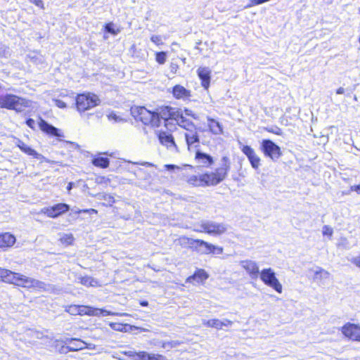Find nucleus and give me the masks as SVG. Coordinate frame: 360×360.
Returning <instances> with one entry per match:
<instances>
[{"label": "nucleus", "mask_w": 360, "mask_h": 360, "mask_svg": "<svg viewBox=\"0 0 360 360\" xmlns=\"http://www.w3.org/2000/svg\"><path fill=\"white\" fill-rule=\"evenodd\" d=\"M228 226L224 223H218L211 220H201L194 224L193 231L206 233L212 236H220L226 232Z\"/></svg>", "instance_id": "nucleus-1"}, {"label": "nucleus", "mask_w": 360, "mask_h": 360, "mask_svg": "<svg viewBox=\"0 0 360 360\" xmlns=\"http://www.w3.org/2000/svg\"><path fill=\"white\" fill-rule=\"evenodd\" d=\"M131 113L135 119L140 120L146 125H151L152 127L160 125V120L158 114L147 110L145 107H132Z\"/></svg>", "instance_id": "nucleus-2"}, {"label": "nucleus", "mask_w": 360, "mask_h": 360, "mask_svg": "<svg viewBox=\"0 0 360 360\" xmlns=\"http://www.w3.org/2000/svg\"><path fill=\"white\" fill-rule=\"evenodd\" d=\"M98 97L94 94H79L76 98V106L79 112H84L100 104Z\"/></svg>", "instance_id": "nucleus-3"}, {"label": "nucleus", "mask_w": 360, "mask_h": 360, "mask_svg": "<svg viewBox=\"0 0 360 360\" xmlns=\"http://www.w3.org/2000/svg\"><path fill=\"white\" fill-rule=\"evenodd\" d=\"M261 281L267 286L271 288L278 293L283 292V286L276 276V273L271 268L264 269L260 271Z\"/></svg>", "instance_id": "nucleus-4"}, {"label": "nucleus", "mask_w": 360, "mask_h": 360, "mask_svg": "<svg viewBox=\"0 0 360 360\" xmlns=\"http://www.w3.org/2000/svg\"><path fill=\"white\" fill-rule=\"evenodd\" d=\"M221 166L217 169L215 172L207 174L208 176V184L215 186L222 181L226 176L229 170L230 165L227 157H223L221 159Z\"/></svg>", "instance_id": "nucleus-5"}, {"label": "nucleus", "mask_w": 360, "mask_h": 360, "mask_svg": "<svg viewBox=\"0 0 360 360\" xmlns=\"http://www.w3.org/2000/svg\"><path fill=\"white\" fill-rule=\"evenodd\" d=\"M260 148L264 155L270 158L273 161H276L282 155L280 147L269 139L262 141Z\"/></svg>", "instance_id": "nucleus-6"}, {"label": "nucleus", "mask_w": 360, "mask_h": 360, "mask_svg": "<svg viewBox=\"0 0 360 360\" xmlns=\"http://www.w3.org/2000/svg\"><path fill=\"white\" fill-rule=\"evenodd\" d=\"M194 249L200 254H221L223 252V248L216 246L200 239H196Z\"/></svg>", "instance_id": "nucleus-7"}, {"label": "nucleus", "mask_w": 360, "mask_h": 360, "mask_svg": "<svg viewBox=\"0 0 360 360\" xmlns=\"http://www.w3.org/2000/svg\"><path fill=\"white\" fill-rule=\"evenodd\" d=\"M14 285L23 288H34L36 289H45V283L32 278L17 274Z\"/></svg>", "instance_id": "nucleus-8"}, {"label": "nucleus", "mask_w": 360, "mask_h": 360, "mask_svg": "<svg viewBox=\"0 0 360 360\" xmlns=\"http://www.w3.org/2000/svg\"><path fill=\"white\" fill-rule=\"evenodd\" d=\"M70 210V206L65 203H58L52 207H43L39 213L44 214L51 218H56Z\"/></svg>", "instance_id": "nucleus-9"}, {"label": "nucleus", "mask_w": 360, "mask_h": 360, "mask_svg": "<svg viewBox=\"0 0 360 360\" xmlns=\"http://www.w3.org/2000/svg\"><path fill=\"white\" fill-rule=\"evenodd\" d=\"M342 334L353 341L360 342V326L347 323L340 329Z\"/></svg>", "instance_id": "nucleus-10"}, {"label": "nucleus", "mask_w": 360, "mask_h": 360, "mask_svg": "<svg viewBox=\"0 0 360 360\" xmlns=\"http://www.w3.org/2000/svg\"><path fill=\"white\" fill-rule=\"evenodd\" d=\"M32 106V101L22 97H20L15 94H12V101L11 110H13L18 112H22L27 108Z\"/></svg>", "instance_id": "nucleus-11"}, {"label": "nucleus", "mask_w": 360, "mask_h": 360, "mask_svg": "<svg viewBox=\"0 0 360 360\" xmlns=\"http://www.w3.org/2000/svg\"><path fill=\"white\" fill-rule=\"evenodd\" d=\"M241 267L245 270L252 279H256L260 274L259 266L256 262L246 259L240 262Z\"/></svg>", "instance_id": "nucleus-12"}, {"label": "nucleus", "mask_w": 360, "mask_h": 360, "mask_svg": "<svg viewBox=\"0 0 360 360\" xmlns=\"http://www.w3.org/2000/svg\"><path fill=\"white\" fill-rule=\"evenodd\" d=\"M78 314L98 316L114 315L115 314L105 309H96L88 306H79Z\"/></svg>", "instance_id": "nucleus-13"}, {"label": "nucleus", "mask_w": 360, "mask_h": 360, "mask_svg": "<svg viewBox=\"0 0 360 360\" xmlns=\"http://www.w3.org/2000/svg\"><path fill=\"white\" fill-rule=\"evenodd\" d=\"M241 150L248 157L252 167L257 169L260 165V158L255 153V150L249 146H243Z\"/></svg>", "instance_id": "nucleus-14"}, {"label": "nucleus", "mask_w": 360, "mask_h": 360, "mask_svg": "<svg viewBox=\"0 0 360 360\" xmlns=\"http://www.w3.org/2000/svg\"><path fill=\"white\" fill-rule=\"evenodd\" d=\"M202 324L207 327L214 328L217 330H221L223 328V327L231 326L233 322L228 319H224L223 321H221L217 319H213L210 320L203 319Z\"/></svg>", "instance_id": "nucleus-15"}, {"label": "nucleus", "mask_w": 360, "mask_h": 360, "mask_svg": "<svg viewBox=\"0 0 360 360\" xmlns=\"http://www.w3.org/2000/svg\"><path fill=\"white\" fill-rule=\"evenodd\" d=\"M160 142L172 151H177V146L173 136L167 132H160L158 134Z\"/></svg>", "instance_id": "nucleus-16"}, {"label": "nucleus", "mask_w": 360, "mask_h": 360, "mask_svg": "<svg viewBox=\"0 0 360 360\" xmlns=\"http://www.w3.org/2000/svg\"><path fill=\"white\" fill-rule=\"evenodd\" d=\"M208 176L207 174H202L200 176L192 175L187 178L186 181L195 186H210L208 184Z\"/></svg>", "instance_id": "nucleus-17"}, {"label": "nucleus", "mask_w": 360, "mask_h": 360, "mask_svg": "<svg viewBox=\"0 0 360 360\" xmlns=\"http://www.w3.org/2000/svg\"><path fill=\"white\" fill-rule=\"evenodd\" d=\"M15 143L22 151L27 153V155H31L34 158L39 160L45 159V158L42 155L38 153L36 150L31 148L30 146L26 145L23 141L18 139Z\"/></svg>", "instance_id": "nucleus-18"}, {"label": "nucleus", "mask_w": 360, "mask_h": 360, "mask_svg": "<svg viewBox=\"0 0 360 360\" xmlns=\"http://www.w3.org/2000/svg\"><path fill=\"white\" fill-rule=\"evenodd\" d=\"M211 71L208 68L200 67L198 69V75L202 81V86L205 89H207L210 82Z\"/></svg>", "instance_id": "nucleus-19"}, {"label": "nucleus", "mask_w": 360, "mask_h": 360, "mask_svg": "<svg viewBox=\"0 0 360 360\" xmlns=\"http://www.w3.org/2000/svg\"><path fill=\"white\" fill-rule=\"evenodd\" d=\"M207 126L210 132L214 135L223 134V126L217 120H214L210 117H207Z\"/></svg>", "instance_id": "nucleus-20"}, {"label": "nucleus", "mask_w": 360, "mask_h": 360, "mask_svg": "<svg viewBox=\"0 0 360 360\" xmlns=\"http://www.w3.org/2000/svg\"><path fill=\"white\" fill-rule=\"evenodd\" d=\"M209 275L204 269H198L193 275L188 276L186 278V282L192 283L193 281H195L198 283H201L207 279Z\"/></svg>", "instance_id": "nucleus-21"}, {"label": "nucleus", "mask_w": 360, "mask_h": 360, "mask_svg": "<svg viewBox=\"0 0 360 360\" xmlns=\"http://www.w3.org/2000/svg\"><path fill=\"white\" fill-rule=\"evenodd\" d=\"M39 128L41 131L46 132L48 134H50L51 136H61V135L58 132V129L56 128L55 127L48 124L46 121L44 120H40L39 122Z\"/></svg>", "instance_id": "nucleus-22"}, {"label": "nucleus", "mask_w": 360, "mask_h": 360, "mask_svg": "<svg viewBox=\"0 0 360 360\" xmlns=\"http://www.w3.org/2000/svg\"><path fill=\"white\" fill-rule=\"evenodd\" d=\"M65 343L69 344L70 351H77L88 347V345L79 339H67Z\"/></svg>", "instance_id": "nucleus-23"}, {"label": "nucleus", "mask_w": 360, "mask_h": 360, "mask_svg": "<svg viewBox=\"0 0 360 360\" xmlns=\"http://www.w3.org/2000/svg\"><path fill=\"white\" fill-rule=\"evenodd\" d=\"M18 273L13 272L8 269L0 268V280L4 282L14 284Z\"/></svg>", "instance_id": "nucleus-24"}, {"label": "nucleus", "mask_w": 360, "mask_h": 360, "mask_svg": "<svg viewBox=\"0 0 360 360\" xmlns=\"http://www.w3.org/2000/svg\"><path fill=\"white\" fill-rule=\"evenodd\" d=\"M195 160L203 167H209L213 163V159L210 155L200 151L196 152Z\"/></svg>", "instance_id": "nucleus-25"}, {"label": "nucleus", "mask_w": 360, "mask_h": 360, "mask_svg": "<svg viewBox=\"0 0 360 360\" xmlns=\"http://www.w3.org/2000/svg\"><path fill=\"white\" fill-rule=\"evenodd\" d=\"M185 138L188 149L193 144L199 143V138L196 129L190 130L185 133Z\"/></svg>", "instance_id": "nucleus-26"}, {"label": "nucleus", "mask_w": 360, "mask_h": 360, "mask_svg": "<svg viewBox=\"0 0 360 360\" xmlns=\"http://www.w3.org/2000/svg\"><path fill=\"white\" fill-rule=\"evenodd\" d=\"M15 242V238L12 234L5 233L0 235V248L11 247Z\"/></svg>", "instance_id": "nucleus-27"}, {"label": "nucleus", "mask_w": 360, "mask_h": 360, "mask_svg": "<svg viewBox=\"0 0 360 360\" xmlns=\"http://www.w3.org/2000/svg\"><path fill=\"white\" fill-rule=\"evenodd\" d=\"M137 360H167V359L161 354H149L146 352H138Z\"/></svg>", "instance_id": "nucleus-28"}, {"label": "nucleus", "mask_w": 360, "mask_h": 360, "mask_svg": "<svg viewBox=\"0 0 360 360\" xmlns=\"http://www.w3.org/2000/svg\"><path fill=\"white\" fill-rule=\"evenodd\" d=\"M173 94L176 98H185L190 96V91L181 85H176L173 89Z\"/></svg>", "instance_id": "nucleus-29"}, {"label": "nucleus", "mask_w": 360, "mask_h": 360, "mask_svg": "<svg viewBox=\"0 0 360 360\" xmlns=\"http://www.w3.org/2000/svg\"><path fill=\"white\" fill-rule=\"evenodd\" d=\"M167 111L169 115V119L174 120L178 122H184L183 120V115L179 112V110L171 108V107H167Z\"/></svg>", "instance_id": "nucleus-30"}, {"label": "nucleus", "mask_w": 360, "mask_h": 360, "mask_svg": "<svg viewBox=\"0 0 360 360\" xmlns=\"http://www.w3.org/2000/svg\"><path fill=\"white\" fill-rule=\"evenodd\" d=\"M12 94H6L0 96V108L11 110Z\"/></svg>", "instance_id": "nucleus-31"}, {"label": "nucleus", "mask_w": 360, "mask_h": 360, "mask_svg": "<svg viewBox=\"0 0 360 360\" xmlns=\"http://www.w3.org/2000/svg\"><path fill=\"white\" fill-rule=\"evenodd\" d=\"M195 240L196 239L190 238L188 237L183 236L179 237L176 240V241H177L178 244L180 245L181 246H184V247L191 246L194 248L195 242H193V241H195Z\"/></svg>", "instance_id": "nucleus-32"}, {"label": "nucleus", "mask_w": 360, "mask_h": 360, "mask_svg": "<svg viewBox=\"0 0 360 360\" xmlns=\"http://www.w3.org/2000/svg\"><path fill=\"white\" fill-rule=\"evenodd\" d=\"M330 276V273L325 269L317 267L316 270L314 271V279L318 281H322L327 279Z\"/></svg>", "instance_id": "nucleus-33"}, {"label": "nucleus", "mask_w": 360, "mask_h": 360, "mask_svg": "<svg viewBox=\"0 0 360 360\" xmlns=\"http://www.w3.org/2000/svg\"><path fill=\"white\" fill-rule=\"evenodd\" d=\"M80 283L86 286L96 287L99 285L98 282L90 276H84L80 278Z\"/></svg>", "instance_id": "nucleus-34"}, {"label": "nucleus", "mask_w": 360, "mask_h": 360, "mask_svg": "<svg viewBox=\"0 0 360 360\" xmlns=\"http://www.w3.org/2000/svg\"><path fill=\"white\" fill-rule=\"evenodd\" d=\"M93 164L95 166L100 167L101 168H106L109 165V160L106 158H97L93 160Z\"/></svg>", "instance_id": "nucleus-35"}, {"label": "nucleus", "mask_w": 360, "mask_h": 360, "mask_svg": "<svg viewBox=\"0 0 360 360\" xmlns=\"http://www.w3.org/2000/svg\"><path fill=\"white\" fill-rule=\"evenodd\" d=\"M183 120H184V122H177V124L180 127L185 129L187 131L192 130V129H195V126L194 125L193 123L188 122L184 117H183Z\"/></svg>", "instance_id": "nucleus-36"}, {"label": "nucleus", "mask_w": 360, "mask_h": 360, "mask_svg": "<svg viewBox=\"0 0 360 360\" xmlns=\"http://www.w3.org/2000/svg\"><path fill=\"white\" fill-rule=\"evenodd\" d=\"M155 60L159 64H164L167 60V55L164 51L158 52L156 53Z\"/></svg>", "instance_id": "nucleus-37"}, {"label": "nucleus", "mask_w": 360, "mask_h": 360, "mask_svg": "<svg viewBox=\"0 0 360 360\" xmlns=\"http://www.w3.org/2000/svg\"><path fill=\"white\" fill-rule=\"evenodd\" d=\"M62 342L60 341V340H56L55 342V346L57 347H60V348L58 349V352L61 354H67L68 352H70V349H69V345L68 346H65L63 345H62Z\"/></svg>", "instance_id": "nucleus-38"}, {"label": "nucleus", "mask_w": 360, "mask_h": 360, "mask_svg": "<svg viewBox=\"0 0 360 360\" xmlns=\"http://www.w3.org/2000/svg\"><path fill=\"white\" fill-rule=\"evenodd\" d=\"M74 238L72 234H64L60 238V241L62 243L65 245H70L73 242Z\"/></svg>", "instance_id": "nucleus-39"}, {"label": "nucleus", "mask_w": 360, "mask_h": 360, "mask_svg": "<svg viewBox=\"0 0 360 360\" xmlns=\"http://www.w3.org/2000/svg\"><path fill=\"white\" fill-rule=\"evenodd\" d=\"M110 326L114 330L121 331V332L125 331L126 326L119 323H110Z\"/></svg>", "instance_id": "nucleus-40"}, {"label": "nucleus", "mask_w": 360, "mask_h": 360, "mask_svg": "<svg viewBox=\"0 0 360 360\" xmlns=\"http://www.w3.org/2000/svg\"><path fill=\"white\" fill-rule=\"evenodd\" d=\"M65 311L71 315H77L79 314V305L68 306Z\"/></svg>", "instance_id": "nucleus-41"}, {"label": "nucleus", "mask_w": 360, "mask_h": 360, "mask_svg": "<svg viewBox=\"0 0 360 360\" xmlns=\"http://www.w3.org/2000/svg\"><path fill=\"white\" fill-rule=\"evenodd\" d=\"M322 233L323 236H327L330 238L333 236V230L330 226L325 225L323 227Z\"/></svg>", "instance_id": "nucleus-42"}, {"label": "nucleus", "mask_w": 360, "mask_h": 360, "mask_svg": "<svg viewBox=\"0 0 360 360\" xmlns=\"http://www.w3.org/2000/svg\"><path fill=\"white\" fill-rule=\"evenodd\" d=\"M165 167L167 170H177L178 172H181V174L182 176L185 175L184 173L183 172V168L179 167V166H176V165H165Z\"/></svg>", "instance_id": "nucleus-43"}, {"label": "nucleus", "mask_w": 360, "mask_h": 360, "mask_svg": "<svg viewBox=\"0 0 360 360\" xmlns=\"http://www.w3.org/2000/svg\"><path fill=\"white\" fill-rule=\"evenodd\" d=\"M105 30L108 32L111 33L114 35L117 34L120 31L119 30H115L113 27L112 23H108L105 25Z\"/></svg>", "instance_id": "nucleus-44"}, {"label": "nucleus", "mask_w": 360, "mask_h": 360, "mask_svg": "<svg viewBox=\"0 0 360 360\" xmlns=\"http://www.w3.org/2000/svg\"><path fill=\"white\" fill-rule=\"evenodd\" d=\"M150 40L156 45H160L162 44L161 37L158 35H152Z\"/></svg>", "instance_id": "nucleus-45"}, {"label": "nucleus", "mask_w": 360, "mask_h": 360, "mask_svg": "<svg viewBox=\"0 0 360 360\" xmlns=\"http://www.w3.org/2000/svg\"><path fill=\"white\" fill-rule=\"evenodd\" d=\"M179 70V65L176 63H171L169 65V70L172 75H175Z\"/></svg>", "instance_id": "nucleus-46"}, {"label": "nucleus", "mask_w": 360, "mask_h": 360, "mask_svg": "<svg viewBox=\"0 0 360 360\" xmlns=\"http://www.w3.org/2000/svg\"><path fill=\"white\" fill-rule=\"evenodd\" d=\"M124 354L129 357H131L134 360H137L138 352L130 350L124 352Z\"/></svg>", "instance_id": "nucleus-47"}, {"label": "nucleus", "mask_w": 360, "mask_h": 360, "mask_svg": "<svg viewBox=\"0 0 360 360\" xmlns=\"http://www.w3.org/2000/svg\"><path fill=\"white\" fill-rule=\"evenodd\" d=\"M103 198L105 201H107V202L110 205H112L114 202H115V199L112 196L110 195H103Z\"/></svg>", "instance_id": "nucleus-48"}, {"label": "nucleus", "mask_w": 360, "mask_h": 360, "mask_svg": "<svg viewBox=\"0 0 360 360\" xmlns=\"http://www.w3.org/2000/svg\"><path fill=\"white\" fill-rule=\"evenodd\" d=\"M77 213H88V214H97V210L94 209H86V210H79L77 211Z\"/></svg>", "instance_id": "nucleus-49"}, {"label": "nucleus", "mask_w": 360, "mask_h": 360, "mask_svg": "<svg viewBox=\"0 0 360 360\" xmlns=\"http://www.w3.org/2000/svg\"><path fill=\"white\" fill-rule=\"evenodd\" d=\"M54 103H55L56 105L58 106L60 108H66V104L63 101H60V100H58V99H56V100H54Z\"/></svg>", "instance_id": "nucleus-50"}, {"label": "nucleus", "mask_w": 360, "mask_h": 360, "mask_svg": "<svg viewBox=\"0 0 360 360\" xmlns=\"http://www.w3.org/2000/svg\"><path fill=\"white\" fill-rule=\"evenodd\" d=\"M30 1L39 8L44 7V4L41 0H30Z\"/></svg>", "instance_id": "nucleus-51"}, {"label": "nucleus", "mask_w": 360, "mask_h": 360, "mask_svg": "<svg viewBox=\"0 0 360 360\" xmlns=\"http://www.w3.org/2000/svg\"><path fill=\"white\" fill-rule=\"evenodd\" d=\"M351 262L356 266L360 268V257L352 258Z\"/></svg>", "instance_id": "nucleus-52"}, {"label": "nucleus", "mask_w": 360, "mask_h": 360, "mask_svg": "<svg viewBox=\"0 0 360 360\" xmlns=\"http://www.w3.org/2000/svg\"><path fill=\"white\" fill-rule=\"evenodd\" d=\"M26 124L27 126H29L30 128L34 129L35 125V121L33 119H28L26 122Z\"/></svg>", "instance_id": "nucleus-53"}, {"label": "nucleus", "mask_w": 360, "mask_h": 360, "mask_svg": "<svg viewBox=\"0 0 360 360\" xmlns=\"http://www.w3.org/2000/svg\"><path fill=\"white\" fill-rule=\"evenodd\" d=\"M184 112L186 115L193 117L194 119H197V117L195 116V115L193 114L191 110L185 109Z\"/></svg>", "instance_id": "nucleus-54"}, {"label": "nucleus", "mask_w": 360, "mask_h": 360, "mask_svg": "<svg viewBox=\"0 0 360 360\" xmlns=\"http://www.w3.org/2000/svg\"><path fill=\"white\" fill-rule=\"evenodd\" d=\"M269 132L274 133L275 134L280 135L281 134V129L279 128H276V130H274L273 129H266Z\"/></svg>", "instance_id": "nucleus-55"}, {"label": "nucleus", "mask_w": 360, "mask_h": 360, "mask_svg": "<svg viewBox=\"0 0 360 360\" xmlns=\"http://www.w3.org/2000/svg\"><path fill=\"white\" fill-rule=\"evenodd\" d=\"M350 190L352 191H356L357 193H360V185L352 186Z\"/></svg>", "instance_id": "nucleus-56"}, {"label": "nucleus", "mask_w": 360, "mask_h": 360, "mask_svg": "<svg viewBox=\"0 0 360 360\" xmlns=\"http://www.w3.org/2000/svg\"><path fill=\"white\" fill-rule=\"evenodd\" d=\"M108 118L110 120H117V116L114 114V113H110L109 115H108Z\"/></svg>", "instance_id": "nucleus-57"}, {"label": "nucleus", "mask_w": 360, "mask_h": 360, "mask_svg": "<svg viewBox=\"0 0 360 360\" xmlns=\"http://www.w3.org/2000/svg\"><path fill=\"white\" fill-rule=\"evenodd\" d=\"M336 93L338 94H343L345 93V89L342 87H340L337 89Z\"/></svg>", "instance_id": "nucleus-58"}, {"label": "nucleus", "mask_w": 360, "mask_h": 360, "mask_svg": "<svg viewBox=\"0 0 360 360\" xmlns=\"http://www.w3.org/2000/svg\"><path fill=\"white\" fill-rule=\"evenodd\" d=\"M72 183L70 182V183H69V184H68V186L67 187V189L68 191H70L72 189Z\"/></svg>", "instance_id": "nucleus-59"}, {"label": "nucleus", "mask_w": 360, "mask_h": 360, "mask_svg": "<svg viewBox=\"0 0 360 360\" xmlns=\"http://www.w3.org/2000/svg\"><path fill=\"white\" fill-rule=\"evenodd\" d=\"M141 305L142 306H147L148 305V302H141Z\"/></svg>", "instance_id": "nucleus-60"}, {"label": "nucleus", "mask_w": 360, "mask_h": 360, "mask_svg": "<svg viewBox=\"0 0 360 360\" xmlns=\"http://www.w3.org/2000/svg\"><path fill=\"white\" fill-rule=\"evenodd\" d=\"M182 61H183L184 63H185V62H186V58L182 59Z\"/></svg>", "instance_id": "nucleus-61"}, {"label": "nucleus", "mask_w": 360, "mask_h": 360, "mask_svg": "<svg viewBox=\"0 0 360 360\" xmlns=\"http://www.w3.org/2000/svg\"><path fill=\"white\" fill-rule=\"evenodd\" d=\"M172 45H173V46H174V45H177V44H176V43H173V44H172Z\"/></svg>", "instance_id": "nucleus-62"}]
</instances>
